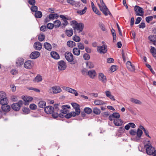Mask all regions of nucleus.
Returning a JSON list of instances; mask_svg holds the SVG:
<instances>
[{"label": "nucleus", "instance_id": "nucleus-1", "mask_svg": "<svg viewBox=\"0 0 156 156\" xmlns=\"http://www.w3.org/2000/svg\"><path fill=\"white\" fill-rule=\"evenodd\" d=\"M71 25L72 26L73 29L74 30V33L76 34L77 32L80 33L83 30L84 25L82 23H78L75 20L72 21L71 22Z\"/></svg>", "mask_w": 156, "mask_h": 156}, {"label": "nucleus", "instance_id": "nucleus-2", "mask_svg": "<svg viewBox=\"0 0 156 156\" xmlns=\"http://www.w3.org/2000/svg\"><path fill=\"white\" fill-rule=\"evenodd\" d=\"M100 2L102 6H101L100 4H98V5L100 8V9L101 11L103 13L105 16L108 14L109 15H112V14L107 8L105 3H104L103 0H100Z\"/></svg>", "mask_w": 156, "mask_h": 156}, {"label": "nucleus", "instance_id": "nucleus-3", "mask_svg": "<svg viewBox=\"0 0 156 156\" xmlns=\"http://www.w3.org/2000/svg\"><path fill=\"white\" fill-rule=\"evenodd\" d=\"M65 56L66 60L71 64L74 65L77 62V60H74L73 56L71 52L66 51L65 54Z\"/></svg>", "mask_w": 156, "mask_h": 156}, {"label": "nucleus", "instance_id": "nucleus-4", "mask_svg": "<svg viewBox=\"0 0 156 156\" xmlns=\"http://www.w3.org/2000/svg\"><path fill=\"white\" fill-rule=\"evenodd\" d=\"M145 148H146V152L148 155H153L155 152V148L152 147L150 143H147L144 145Z\"/></svg>", "mask_w": 156, "mask_h": 156}, {"label": "nucleus", "instance_id": "nucleus-5", "mask_svg": "<svg viewBox=\"0 0 156 156\" xmlns=\"http://www.w3.org/2000/svg\"><path fill=\"white\" fill-rule=\"evenodd\" d=\"M23 105V101L22 100H20L18 103H13L11 107L14 111H19L20 108Z\"/></svg>", "mask_w": 156, "mask_h": 156}, {"label": "nucleus", "instance_id": "nucleus-6", "mask_svg": "<svg viewBox=\"0 0 156 156\" xmlns=\"http://www.w3.org/2000/svg\"><path fill=\"white\" fill-rule=\"evenodd\" d=\"M98 52L101 54H105L108 51L107 46L106 45L104 44L102 46H98L97 48Z\"/></svg>", "mask_w": 156, "mask_h": 156}, {"label": "nucleus", "instance_id": "nucleus-7", "mask_svg": "<svg viewBox=\"0 0 156 156\" xmlns=\"http://www.w3.org/2000/svg\"><path fill=\"white\" fill-rule=\"evenodd\" d=\"M134 10L136 12V16H143L144 12L143 10V8L140 6L136 5L134 7Z\"/></svg>", "mask_w": 156, "mask_h": 156}, {"label": "nucleus", "instance_id": "nucleus-8", "mask_svg": "<svg viewBox=\"0 0 156 156\" xmlns=\"http://www.w3.org/2000/svg\"><path fill=\"white\" fill-rule=\"evenodd\" d=\"M143 133V132L141 129L138 128L136 132V136L133 139V140L135 141H138L140 140V137Z\"/></svg>", "mask_w": 156, "mask_h": 156}, {"label": "nucleus", "instance_id": "nucleus-9", "mask_svg": "<svg viewBox=\"0 0 156 156\" xmlns=\"http://www.w3.org/2000/svg\"><path fill=\"white\" fill-rule=\"evenodd\" d=\"M58 66L59 70H65L67 67L66 63L63 60L59 61L58 62Z\"/></svg>", "mask_w": 156, "mask_h": 156}, {"label": "nucleus", "instance_id": "nucleus-10", "mask_svg": "<svg viewBox=\"0 0 156 156\" xmlns=\"http://www.w3.org/2000/svg\"><path fill=\"white\" fill-rule=\"evenodd\" d=\"M59 17L62 18V20L63 21V23L61 24V26H62V28H64L65 26L69 24L67 20H69L70 19L69 18L66 17L62 15H60Z\"/></svg>", "mask_w": 156, "mask_h": 156}, {"label": "nucleus", "instance_id": "nucleus-11", "mask_svg": "<svg viewBox=\"0 0 156 156\" xmlns=\"http://www.w3.org/2000/svg\"><path fill=\"white\" fill-rule=\"evenodd\" d=\"M44 111L45 113L48 114H52L55 112H54V108L51 106L46 107L44 109Z\"/></svg>", "mask_w": 156, "mask_h": 156}, {"label": "nucleus", "instance_id": "nucleus-12", "mask_svg": "<svg viewBox=\"0 0 156 156\" xmlns=\"http://www.w3.org/2000/svg\"><path fill=\"white\" fill-rule=\"evenodd\" d=\"M70 107L69 105H63L62 106V109L60 111V112L63 114H66L69 112V111L67 108H69Z\"/></svg>", "mask_w": 156, "mask_h": 156}, {"label": "nucleus", "instance_id": "nucleus-13", "mask_svg": "<svg viewBox=\"0 0 156 156\" xmlns=\"http://www.w3.org/2000/svg\"><path fill=\"white\" fill-rule=\"evenodd\" d=\"M24 59L21 57L18 58L16 62V66L18 67H21L24 63Z\"/></svg>", "mask_w": 156, "mask_h": 156}, {"label": "nucleus", "instance_id": "nucleus-14", "mask_svg": "<svg viewBox=\"0 0 156 156\" xmlns=\"http://www.w3.org/2000/svg\"><path fill=\"white\" fill-rule=\"evenodd\" d=\"M33 66V64L31 63V61L29 60L26 61L24 64V67L28 69H31Z\"/></svg>", "mask_w": 156, "mask_h": 156}, {"label": "nucleus", "instance_id": "nucleus-15", "mask_svg": "<svg viewBox=\"0 0 156 156\" xmlns=\"http://www.w3.org/2000/svg\"><path fill=\"white\" fill-rule=\"evenodd\" d=\"M40 55V53L38 51H34L30 55V58L32 59H35L38 58Z\"/></svg>", "mask_w": 156, "mask_h": 156}, {"label": "nucleus", "instance_id": "nucleus-16", "mask_svg": "<svg viewBox=\"0 0 156 156\" xmlns=\"http://www.w3.org/2000/svg\"><path fill=\"white\" fill-rule=\"evenodd\" d=\"M1 109L2 111L5 112H8L11 109L10 106L7 104L2 105Z\"/></svg>", "mask_w": 156, "mask_h": 156}, {"label": "nucleus", "instance_id": "nucleus-17", "mask_svg": "<svg viewBox=\"0 0 156 156\" xmlns=\"http://www.w3.org/2000/svg\"><path fill=\"white\" fill-rule=\"evenodd\" d=\"M98 78L99 80L103 83H105L107 81L106 76L102 73H99Z\"/></svg>", "mask_w": 156, "mask_h": 156}, {"label": "nucleus", "instance_id": "nucleus-18", "mask_svg": "<svg viewBox=\"0 0 156 156\" xmlns=\"http://www.w3.org/2000/svg\"><path fill=\"white\" fill-rule=\"evenodd\" d=\"M87 75H88L90 78L93 79L96 76V73L95 70L92 69L88 72Z\"/></svg>", "mask_w": 156, "mask_h": 156}, {"label": "nucleus", "instance_id": "nucleus-19", "mask_svg": "<svg viewBox=\"0 0 156 156\" xmlns=\"http://www.w3.org/2000/svg\"><path fill=\"white\" fill-rule=\"evenodd\" d=\"M34 47L36 50H40L42 48V45L40 42L37 41L34 44Z\"/></svg>", "mask_w": 156, "mask_h": 156}, {"label": "nucleus", "instance_id": "nucleus-20", "mask_svg": "<svg viewBox=\"0 0 156 156\" xmlns=\"http://www.w3.org/2000/svg\"><path fill=\"white\" fill-rule=\"evenodd\" d=\"M51 57L55 59H58L60 58L59 54L56 51H51L50 53Z\"/></svg>", "mask_w": 156, "mask_h": 156}, {"label": "nucleus", "instance_id": "nucleus-21", "mask_svg": "<svg viewBox=\"0 0 156 156\" xmlns=\"http://www.w3.org/2000/svg\"><path fill=\"white\" fill-rule=\"evenodd\" d=\"M113 123L115 126H119L122 125L123 122L121 119H114V120Z\"/></svg>", "mask_w": 156, "mask_h": 156}, {"label": "nucleus", "instance_id": "nucleus-22", "mask_svg": "<svg viewBox=\"0 0 156 156\" xmlns=\"http://www.w3.org/2000/svg\"><path fill=\"white\" fill-rule=\"evenodd\" d=\"M73 108L75 109V111H77L79 112H80V105L76 103H72L71 104Z\"/></svg>", "mask_w": 156, "mask_h": 156}, {"label": "nucleus", "instance_id": "nucleus-23", "mask_svg": "<svg viewBox=\"0 0 156 156\" xmlns=\"http://www.w3.org/2000/svg\"><path fill=\"white\" fill-rule=\"evenodd\" d=\"M44 47L46 50L48 51L51 50L52 46L51 44L49 43L45 42L44 44Z\"/></svg>", "mask_w": 156, "mask_h": 156}, {"label": "nucleus", "instance_id": "nucleus-24", "mask_svg": "<svg viewBox=\"0 0 156 156\" xmlns=\"http://www.w3.org/2000/svg\"><path fill=\"white\" fill-rule=\"evenodd\" d=\"M8 103L9 101L7 97L0 99V104L1 105H6L8 104Z\"/></svg>", "mask_w": 156, "mask_h": 156}, {"label": "nucleus", "instance_id": "nucleus-25", "mask_svg": "<svg viewBox=\"0 0 156 156\" xmlns=\"http://www.w3.org/2000/svg\"><path fill=\"white\" fill-rule=\"evenodd\" d=\"M52 116L54 118H56L58 116L61 118H64L65 117L64 115L62 114V113L58 114L57 112H55L52 115Z\"/></svg>", "mask_w": 156, "mask_h": 156}, {"label": "nucleus", "instance_id": "nucleus-26", "mask_svg": "<svg viewBox=\"0 0 156 156\" xmlns=\"http://www.w3.org/2000/svg\"><path fill=\"white\" fill-rule=\"evenodd\" d=\"M52 90L54 93H58L62 91L61 88L59 87H52Z\"/></svg>", "mask_w": 156, "mask_h": 156}, {"label": "nucleus", "instance_id": "nucleus-27", "mask_svg": "<svg viewBox=\"0 0 156 156\" xmlns=\"http://www.w3.org/2000/svg\"><path fill=\"white\" fill-rule=\"evenodd\" d=\"M105 94L107 97H108L112 101L115 100L114 96L111 94V92L109 91H105Z\"/></svg>", "mask_w": 156, "mask_h": 156}, {"label": "nucleus", "instance_id": "nucleus-28", "mask_svg": "<svg viewBox=\"0 0 156 156\" xmlns=\"http://www.w3.org/2000/svg\"><path fill=\"white\" fill-rule=\"evenodd\" d=\"M94 104L96 105H101L106 104V103L100 100H96L94 101Z\"/></svg>", "mask_w": 156, "mask_h": 156}, {"label": "nucleus", "instance_id": "nucleus-29", "mask_svg": "<svg viewBox=\"0 0 156 156\" xmlns=\"http://www.w3.org/2000/svg\"><path fill=\"white\" fill-rule=\"evenodd\" d=\"M80 51L77 48H74L73 49V53L76 55L78 56L80 54Z\"/></svg>", "mask_w": 156, "mask_h": 156}, {"label": "nucleus", "instance_id": "nucleus-30", "mask_svg": "<svg viewBox=\"0 0 156 156\" xmlns=\"http://www.w3.org/2000/svg\"><path fill=\"white\" fill-rule=\"evenodd\" d=\"M67 45L69 47L73 48L76 46V44L74 41H69L67 43Z\"/></svg>", "mask_w": 156, "mask_h": 156}, {"label": "nucleus", "instance_id": "nucleus-31", "mask_svg": "<svg viewBox=\"0 0 156 156\" xmlns=\"http://www.w3.org/2000/svg\"><path fill=\"white\" fill-rule=\"evenodd\" d=\"M46 102L44 101H40L38 104V105L40 108H45L46 107Z\"/></svg>", "mask_w": 156, "mask_h": 156}, {"label": "nucleus", "instance_id": "nucleus-32", "mask_svg": "<svg viewBox=\"0 0 156 156\" xmlns=\"http://www.w3.org/2000/svg\"><path fill=\"white\" fill-rule=\"evenodd\" d=\"M66 33L67 36L70 37L73 35V31L72 29L71 28L69 30L66 29Z\"/></svg>", "mask_w": 156, "mask_h": 156}, {"label": "nucleus", "instance_id": "nucleus-33", "mask_svg": "<svg viewBox=\"0 0 156 156\" xmlns=\"http://www.w3.org/2000/svg\"><path fill=\"white\" fill-rule=\"evenodd\" d=\"M34 16L36 18H40L42 17V14L41 11H37L35 12Z\"/></svg>", "mask_w": 156, "mask_h": 156}, {"label": "nucleus", "instance_id": "nucleus-34", "mask_svg": "<svg viewBox=\"0 0 156 156\" xmlns=\"http://www.w3.org/2000/svg\"><path fill=\"white\" fill-rule=\"evenodd\" d=\"M87 67L89 69H91L94 67V64L93 62L90 61H88L86 62Z\"/></svg>", "mask_w": 156, "mask_h": 156}, {"label": "nucleus", "instance_id": "nucleus-35", "mask_svg": "<svg viewBox=\"0 0 156 156\" xmlns=\"http://www.w3.org/2000/svg\"><path fill=\"white\" fill-rule=\"evenodd\" d=\"M92 111L94 114L97 115L100 114L101 112L100 110L97 107L94 108Z\"/></svg>", "mask_w": 156, "mask_h": 156}, {"label": "nucleus", "instance_id": "nucleus-36", "mask_svg": "<svg viewBox=\"0 0 156 156\" xmlns=\"http://www.w3.org/2000/svg\"><path fill=\"white\" fill-rule=\"evenodd\" d=\"M130 101L136 104L141 105L142 104V102L140 100L136 99L131 98Z\"/></svg>", "mask_w": 156, "mask_h": 156}, {"label": "nucleus", "instance_id": "nucleus-37", "mask_svg": "<svg viewBox=\"0 0 156 156\" xmlns=\"http://www.w3.org/2000/svg\"><path fill=\"white\" fill-rule=\"evenodd\" d=\"M83 110L85 113L87 114H90L92 112V109L89 107L85 108Z\"/></svg>", "mask_w": 156, "mask_h": 156}, {"label": "nucleus", "instance_id": "nucleus-38", "mask_svg": "<svg viewBox=\"0 0 156 156\" xmlns=\"http://www.w3.org/2000/svg\"><path fill=\"white\" fill-rule=\"evenodd\" d=\"M87 8L85 7L84 9L82 10H78L76 12V13L80 15H82L84 14L86 12Z\"/></svg>", "mask_w": 156, "mask_h": 156}, {"label": "nucleus", "instance_id": "nucleus-39", "mask_svg": "<svg viewBox=\"0 0 156 156\" xmlns=\"http://www.w3.org/2000/svg\"><path fill=\"white\" fill-rule=\"evenodd\" d=\"M150 52L152 54L153 56L156 57V49L154 47H151Z\"/></svg>", "mask_w": 156, "mask_h": 156}, {"label": "nucleus", "instance_id": "nucleus-40", "mask_svg": "<svg viewBox=\"0 0 156 156\" xmlns=\"http://www.w3.org/2000/svg\"><path fill=\"white\" fill-rule=\"evenodd\" d=\"M54 26L55 28L59 27L60 26H61L60 21L58 20H56L54 23Z\"/></svg>", "mask_w": 156, "mask_h": 156}, {"label": "nucleus", "instance_id": "nucleus-41", "mask_svg": "<svg viewBox=\"0 0 156 156\" xmlns=\"http://www.w3.org/2000/svg\"><path fill=\"white\" fill-rule=\"evenodd\" d=\"M148 39L153 42L156 41V35H150L148 37Z\"/></svg>", "mask_w": 156, "mask_h": 156}, {"label": "nucleus", "instance_id": "nucleus-42", "mask_svg": "<svg viewBox=\"0 0 156 156\" xmlns=\"http://www.w3.org/2000/svg\"><path fill=\"white\" fill-rule=\"evenodd\" d=\"M77 45L78 48L79 49V50H83L84 48V46L83 43L81 42L78 43L77 44Z\"/></svg>", "mask_w": 156, "mask_h": 156}, {"label": "nucleus", "instance_id": "nucleus-43", "mask_svg": "<svg viewBox=\"0 0 156 156\" xmlns=\"http://www.w3.org/2000/svg\"><path fill=\"white\" fill-rule=\"evenodd\" d=\"M45 37V36L44 34H40L38 35V38L39 41H42L44 40Z\"/></svg>", "mask_w": 156, "mask_h": 156}, {"label": "nucleus", "instance_id": "nucleus-44", "mask_svg": "<svg viewBox=\"0 0 156 156\" xmlns=\"http://www.w3.org/2000/svg\"><path fill=\"white\" fill-rule=\"evenodd\" d=\"M31 11L33 12H36L38 10V7L35 6V5L32 6L30 8Z\"/></svg>", "mask_w": 156, "mask_h": 156}, {"label": "nucleus", "instance_id": "nucleus-45", "mask_svg": "<svg viewBox=\"0 0 156 156\" xmlns=\"http://www.w3.org/2000/svg\"><path fill=\"white\" fill-rule=\"evenodd\" d=\"M75 34V35L73 37V40L75 41L76 42H79L80 40V38L78 36H76Z\"/></svg>", "mask_w": 156, "mask_h": 156}, {"label": "nucleus", "instance_id": "nucleus-46", "mask_svg": "<svg viewBox=\"0 0 156 156\" xmlns=\"http://www.w3.org/2000/svg\"><path fill=\"white\" fill-rule=\"evenodd\" d=\"M22 111L25 114H27L29 113L30 110L29 109L27 108H23L22 109Z\"/></svg>", "mask_w": 156, "mask_h": 156}, {"label": "nucleus", "instance_id": "nucleus-47", "mask_svg": "<svg viewBox=\"0 0 156 156\" xmlns=\"http://www.w3.org/2000/svg\"><path fill=\"white\" fill-rule=\"evenodd\" d=\"M92 10L96 14L98 15H101V13L100 12L98 9H97V8L96 7H95L94 8H92Z\"/></svg>", "mask_w": 156, "mask_h": 156}, {"label": "nucleus", "instance_id": "nucleus-48", "mask_svg": "<svg viewBox=\"0 0 156 156\" xmlns=\"http://www.w3.org/2000/svg\"><path fill=\"white\" fill-rule=\"evenodd\" d=\"M69 93L74 94L75 96H77L78 95V94L77 93V91L71 88Z\"/></svg>", "mask_w": 156, "mask_h": 156}, {"label": "nucleus", "instance_id": "nucleus-49", "mask_svg": "<svg viewBox=\"0 0 156 156\" xmlns=\"http://www.w3.org/2000/svg\"><path fill=\"white\" fill-rule=\"evenodd\" d=\"M99 26L100 28L103 31H105L106 29L104 25L102 23H100L99 24Z\"/></svg>", "mask_w": 156, "mask_h": 156}, {"label": "nucleus", "instance_id": "nucleus-50", "mask_svg": "<svg viewBox=\"0 0 156 156\" xmlns=\"http://www.w3.org/2000/svg\"><path fill=\"white\" fill-rule=\"evenodd\" d=\"M6 97L5 93L3 91H0V99Z\"/></svg>", "mask_w": 156, "mask_h": 156}, {"label": "nucleus", "instance_id": "nucleus-51", "mask_svg": "<svg viewBox=\"0 0 156 156\" xmlns=\"http://www.w3.org/2000/svg\"><path fill=\"white\" fill-rule=\"evenodd\" d=\"M153 17L152 16H150L146 17L145 18L146 20L147 23H149L150 21L153 19Z\"/></svg>", "mask_w": 156, "mask_h": 156}, {"label": "nucleus", "instance_id": "nucleus-52", "mask_svg": "<svg viewBox=\"0 0 156 156\" xmlns=\"http://www.w3.org/2000/svg\"><path fill=\"white\" fill-rule=\"evenodd\" d=\"M146 65L148 68L149 69L152 73L154 75L155 74V73L151 68V66L148 64H146Z\"/></svg>", "mask_w": 156, "mask_h": 156}, {"label": "nucleus", "instance_id": "nucleus-53", "mask_svg": "<svg viewBox=\"0 0 156 156\" xmlns=\"http://www.w3.org/2000/svg\"><path fill=\"white\" fill-rule=\"evenodd\" d=\"M125 131V129L123 128V127H121L119 128V129L118 130V132L121 134L123 133Z\"/></svg>", "mask_w": 156, "mask_h": 156}, {"label": "nucleus", "instance_id": "nucleus-54", "mask_svg": "<svg viewBox=\"0 0 156 156\" xmlns=\"http://www.w3.org/2000/svg\"><path fill=\"white\" fill-rule=\"evenodd\" d=\"M122 58L123 59V60L124 62H125L126 61V56H127V55L126 54V55L125 53L124 52V51L123 50L122 51Z\"/></svg>", "mask_w": 156, "mask_h": 156}, {"label": "nucleus", "instance_id": "nucleus-55", "mask_svg": "<svg viewBox=\"0 0 156 156\" xmlns=\"http://www.w3.org/2000/svg\"><path fill=\"white\" fill-rule=\"evenodd\" d=\"M54 26V24L51 23H49L47 24V27L48 29L51 30L53 29Z\"/></svg>", "mask_w": 156, "mask_h": 156}, {"label": "nucleus", "instance_id": "nucleus-56", "mask_svg": "<svg viewBox=\"0 0 156 156\" xmlns=\"http://www.w3.org/2000/svg\"><path fill=\"white\" fill-rule=\"evenodd\" d=\"M22 98L23 100L24 101V104L25 105H28V103L27 102V97H25V96H22Z\"/></svg>", "mask_w": 156, "mask_h": 156}, {"label": "nucleus", "instance_id": "nucleus-57", "mask_svg": "<svg viewBox=\"0 0 156 156\" xmlns=\"http://www.w3.org/2000/svg\"><path fill=\"white\" fill-rule=\"evenodd\" d=\"M29 107L31 109L34 110L36 109L37 106L34 104H31L30 105Z\"/></svg>", "mask_w": 156, "mask_h": 156}, {"label": "nucleus", "instance_id": "nucleus-58", "mask_svg": "<svg viewBox=\"0 0 156 156\" xmlns=\"http://www.w3.org/2000/svg\"><path fill=\"white\" fill-rule=\"evenodd\" d=\"M112 115L115 118L119 119L120 117L119 114L117 112H114L112 114Z\"/></svg>", "mask_w": 156, "mask_h": 156}, {"label": "nucleus", "instance_id": "nucleus-59", "mask_svg": "<svg viewBox=\"0 0 156 156\" xmlns=\"http://www.w3.org/2000/svg\"><path fill=\"white\" fill-rule=\"evenodd\" d=\"M83 57L85 60H88L90 58V55L87 53H85L83 55Z\"/></svg>", "mask_w": 156, "mask_h": 156}, {"label": "nucleus", "instance_id": "nucleus-60", "mask_svg": "<svg viewBox=\"0 0 156 156\" xmlns=\"http://www.w3.org/2000/svg\"><path fill=\"white\" fill-rule=\"evenodd\" d=\"M28 2L30 5L32 6L35 5L36 4L35 0H28Z\"/></svg>", "mask_w": 156, "mask_h": 156}, {"label": "nucleus", "instance_id": "nucleus-61", "mask_svg": "<svg viewBox=\"0 0 156 156\" xmlns=\"http://www.w3.org/2000/svg\"><path fill=\"white\" fill-rule=\"evenodd\" d=\"M70 112L72 113V116L75 117L76 115H79L80 113V112L79 111V112H78L77 111H76V112Z\"/></svg>", "mask_w": 156, "mask_h": 156}, {"label": "nucleus", "instance_id": "nucleus-62", "mask_svg": "<svg viewBox=\"0 0 156 156\" xmlns=\"http://www.w3.org/2000/svg\"><path fill=\"white\" fill-rule=\"evenodd\" d=\"M129 133L130 135L132 136H135L136 134V131L133 129H130L129 131Z\"/></svg>", "mask_w": 156, "mask_h": 156}, {"label": "nucleus", "instance_id": "nucleus-63", "mask_svg": "<svg viewBox=\"0 0 156 156\" xmlns=\"http://www.w3.org/2000/svg\"><path fill=\"white\" fill-rule=\"evenodd\" d=\"M58 104H55L54 105V112H58V111L59 110V109L58 108Z\"/></svg>", "mask_w": 156, "mask_h": 156}, {"label": "nucleus", "instance_id": "nucleus-64", "mask_svg": "<svg viewBox=\"0 0 156 156\" xmlns=\"http://www.w3.org/2000/svg\"><path fill=\"white\" fill-rule=\"evenodd\" d=\"M35 79L37 82L41 81L42 80L41 76L40 75L39 76H37L35 77Z\"/></svg>", "mask_w": 156, "mask_h": 156}]
</instances>
